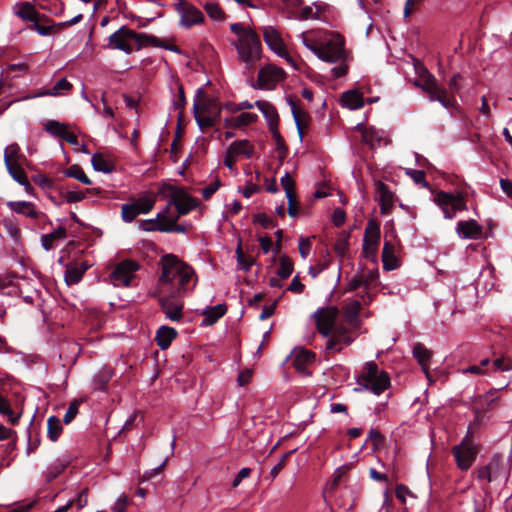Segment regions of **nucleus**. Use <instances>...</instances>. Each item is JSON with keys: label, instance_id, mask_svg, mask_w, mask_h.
<instances>
[{"label": "nucleus", "instance_id": "1", "mask_svg": "<svg viewBox=\"0 0 512 512\" xmlns=\"http://www.w3.org/2000/svg\"><path fill=\"white\" fill-rule=\"evenodd\" d=\"M160 265L161 275L155 287L159 293H171L183 297L194 290L198 280L190 265L173 254L162 256Z\"/></svg>", "mask_w": 512, "mask_h": 512}, {"label": "nucleus", "instance_id": "2", "mask_svg": "<svg viewBox=\"0 0 512 512\" xmlns=\"http://www.w3.org/2000/svg\"><path fill=\"white\" fill-rule=\"evenodd\" d=\"M339 311L336 307L329 306L318 309L313 314L317 330L324 337L331 335L327 342V349L340 351L353 341V337L348 334L346 326L338 323Z\"/></svg>", "mask_w": 512, "mask_h": 512}, {"label": "nucleus", "instance_id": "3", "mask_svg": "<svg viewBox=\"0 0 512 512\" xmlns=\"http://www.w3.org/2000/svg\"><path fill=\"white\" fill-rule=\"evenodd\" d=\"M158 43L159 38L156 36L138 33L127 25H122L107 38L104 48L119 50L126 55H131L146 46L158 45Z\"/></svg>", "mask_w": 512, "mask_h": 512}, {"label": "nucleus", "instance_id": "4", "mask_svg": "<svg viewBox=\"0 0 512 512\" xmlns=\"http://www.w3.org/2000/svg\"><path fill=\"white\" fill-rule=\"evenodd\" d=\"M318 58L329 63H338L331 69L333 77L340 78L347 74L346 51L344 40L340 35H332L325 43L319 46Z\"/></svg>", "mask_w": 512, "mask_h": 512}, {"label": "nucleus", "instance_id": "5", "mask_svg": "<svg viewBox=\"0 0 512 512\" xmlns=\"http://www.w3.org/2000/svg\"><path fill=\"white\" fill-rule=\"evenodd\" d=\"M158 195L163 199H172V203H174L177 211L175 214L177 217L188 214L199 204L198 200L192 197L183 188L169 183H163L159 187Z\"/></svg>", "mask_w": 512, "mask_h": 512}, {"label": "nucleus", "instance_id": "6", "mask_svg": "<svg viewBox=\"0 0 512 512\" xmlns=\"http://www.w3.org/2000/svg\"><path fill=\"white\" fill-rule=\"evenodd\" d=\"M362 390L371 391L375 395L381 394L390 385V378L385 371H380L375 362H367L362 374L357 378Z\"/></svg>", "mask_w": 512, "mask_h": 512}, {"label": "nucleus", "instance_id": "7", "mask_svg": "<svg viewBox=\"0 0 512 512\" xmlns=\"http://www.w3.org/2000/svg\"><path fill=\"white\" fill-rule=\"evenodd\" d=\"M510 475V465L500 454H494L489 462L477 470V478L480 481L506 482Z\"/></svg>", "mask_w": 512, "mask_h": 512}, {"label": "nucleus", "instance_id": "8", "mask_svg": "<svg viewBox=\"0 0 512 512\" xmlns=\"http://www.w3.org/2000/svg\"><path fill=\"white\" fill-rule=\"evenodd\" d=\"M240 61L245 63L246 68H253L261 56V42L259 36L254 33L245 34L235 43Z\"/></svg>", "mask_w": 512, "mask_h": 512}, {"label": "nucleus", "instance_id": "9", "mask_svg": "<svg viewBox=\"0 0 512 512\" xmlns=\"http://www.w3.org/2000/svg\"><path fill=\"white\" fill-rule=\"evenodd\" d=\"M433 202L442 210L445 219H453L458 212L468 209L465 197L461 193L439 191L435 193Z\"/></svg>", "mask_w": 512, "mask_h": 512}, {"label": "nucleus", "instance_id": "10", "mask_svg": "<svg viewBox=\"0 0 512 512\" xmlns=\"http://www.w3.org/2000/svg\"><path fill=\"white\" fill-rule=\"evenodd\" d=\"M452 454L455 458L457 467L462 471H467L474 463L478 454V449L472 442L471 438L466 435L460 444L452 448Z\"/></svg>", "mask_w": 512, "mask_h": 512}, {"label": "nucleus", "instance_id": "11", "mask_svg": "<svg viewBox=\"0 0 512 512\" xmlns=\"http://www.w3.org/2000/svg\"><path fill=\"white\" fill-rule=\"evenodd\" d=\"M139 269L140 265L136 261H121L110 273V281L115 287H130Z\"/></svg>", "mask_w": 512, "mask_h": 512}, {"label": "nucleus", "instance_id": "12", "mask_svg": "<svg viewBox=\"0 0 512 512\" xmlns=\"http://www.w3.org/2000/svg\"><path fill=\"white\" fill-rule=\"evenodd\" d=\"M153 295L158 298L159 305L162 312L170 321L178 322L183 318V302L182 296H176L171 293H159L157 289L154 290Z\"/></svg>", "mask_w": 512, "mask_h": 512}, {"label": "nucleus", "instance_id": "13", "mask_svg": "<svg viewBox=\"0 0 512 512\" xmlns=\"http://www.w3.org/2000/svg\"><path fill=\"white\" fill-rule=\"evenodd\" d=\"M263 37L270 50L285 59L293 69L299 70L296 61L287 52L279 32L274 27L266 26L263 31Z\"/></svg>", "mask_w": 512, "mask_h": 512}, {"label": "nucleus", "instance_id": "14", "mask_svg": "<svg viewBox=\"0 0 512 512\" xmlns=\"http://www.w3.org/2000/svg\"><path fill=\"white\" fill-rule=\"evenodd\" d=\"M414 69L417 77L413 84L432 97L440 91L442 86L439 85L437 79L429 70L418 60H415Z\"/></svg>", "mask_w": 512, "mask_h": 512}, {"label": "nucleus", "instance_id": "15", "mask_svg": "<svg viewBox=\"0 0 512 512\" xmlns=\"http://www.w3.org/2000/svg\"><path fill=\"white\" fill-rule=\"evenodd\" d=\"M174 7L180 16V25L185 28H191L204 21L203 13L186 0H178V2L174 4Z\"/></svg>", "mask_w": 512, "mask_h": 512}, {"label": "nucleus", "instance_id": "16", "mask_svg": "<svg viewBox=\"0 0 512 512\" xmlns=\"http://www.w3.org/2000/svg\"><path fill=\"white\" fill-rule=\"evenodd\" d=\"M380 239V228L374 221H369L365 228L363 239V253L366 258L376 262L378 243Z\"/></svg>", "mask_w": 512, "mask_h": 512}, {"label": "nucleus", "instance_id": "17", "mask_svg": "<svg viewBox=\"0 0 512 512\" xmlns=\"http://www.w3.org/2000/svg\"><path fill=\"white\" fill-rule=\"evenodd\" d=\"M285 72L283 69L269 64L260 69L258 73V85L261 89L271 90L277 83L283 80Z\"/></svg>", "mask_w": 512, "mask_h": 512}, {"label": "nucleus", "instance_id": "18", "mask_svg": "<svg viewBox=\"0 0 512 512\" xmlns=\"http://www.w3.org/2000/svg\"><path fill=\"white\" fill-rule=\"evenodd\" d=\"M180 217L177 215L173 219L168 220L167 223H157L156 220H142L140 222V228L145 231H160L167 233H185L186 226L178 225L176 222Z\"/></svg>", "mask_w": 512, "mask_h": 512}, {"label": "nucleus", "instance_id": "19", "mask_svg": "<svg viewBox=\"0 0 512 512\" xmlns=\"http://www.w3.org/2000/svg\"><path fill=\"white\" fill-rule=\"evenodd\" d=\"M194 103L198 104L199 111L201 113L211 115L212 117L219 119L221 108L218 100L215 98H206L202 88L197 90Z\"/></svg>", "mask_w": 512, "mask_h": 512}, {"label": "nucleus", "instance_id": "20", "mask_svg": "<svg viewBox=\"0 0 512 512\" xmlns=\"http://www.w3.org/2000/svg\"><path fill=\"white\" fill-rule=\"evenodd\" d=\"M315 360V355L309 350L299 348L294 349L291 353V363L295 369L303 374H307V366Z\"/></svg>", "mask_w": 512, "mask_h": 512}, {"label": "nucleus", "instance_id": "21", "mask_svg": "<svg viewBox=\"0 0 512 512\" xmlns=\"http://www.w3.org/2000/svg\"><path fill=\"white\" fill-rule=\"evenodd\" d=\"M14 14L19 17L22 21H29L33 23L36 20L44 19L49 23V19L46 16L41 15L34 7L31 2H22L14 7Z\"/></svg>", "mask_w": 512, "mask_h": 512}, {"label": "nucleus", "instance_id": "22", "mask_svg": "<svg viewBox=\"0 0 512 512\" xmlns=\"http://www.w3.org/2000/svg\"><path fill=\"white\" fill-rule=\"evenodd\" d=\"M360 308L361 304L358 300H351L343 307V317L348 326L346 327L348 332L360 327V321L358 319Z\"/></svg>", "mask_w": 512, "mask_h": 512}, {"label": "nucleus", "instance_id": "23", "mask_svg": "<svg viewBox=\"0 0 512 512\" xmlns=\"http://www.w3.org/2000/svg\"><path fill=\"white\" fill-rule=\"evenodd\" d=\"M455 231L461 239H478L482 233V227L473 219L459 221Z\"/></svg>", "mask_w": 512, "mask_h": 512}, {"label": "nucleus", "instance_id": "24", "mask_svg": "<svg viewBox=\"0 0 512 512\" xmlns=\"http://www.w3.org/2000/svg\"><path fill=\"white\" fill-rule=\"evenodd\" d=\"M7 206L15 213L22 214L29 218H39L44 216L38 212L33 203L28 201H9Z\"/></svg>", "mask_w": 512, "mask_h": 512}, {"label": "nucleus", "instance_id": "25", "mask_svg": "<svg viewBox=\"0 0 512 512\" xmlns=\"http://www.w3.org/2000/svg\"><path fill=\"white\" fill-rule=\"evenodd\" d=\"M227 311L225 304H218L212 307H206L203 310L202 326H211L215 324Z\"/></svg>", "mask_w": 512, "mask_h": 512}, {"label": "nucleus", "instance_id": "26", "mask_svg": "<svg viewBox=\"0 0 512 512\" xmlns=\"http://www.w3.org/2000/svg\"><path fill=\"white\" fill-rule=\"evenodd\" d=\"M341 104L350 110L360 109L364 105L363 96L357 90L346 91L341 96Z\"/></svg>", "mask_w": 512, "mask_h": 512}, {"label": "nucleus", "instance_id": "27", "mask_svg": "<svg viewBox=\"0 0 512 512\" xmlns=\"http://www.w3.org/2000/svg\"><path fill=\"white\" fill-rule=\"evenodd\" d=\"M383 268L387 271L394 270L398 267V258L395 255V247L389 242L385 241L382 251Z\"/></svg>", "mask_w": 512, "mask_h": 512}, {"label": "nucleus", "instance_id": "28", "mask_svg": "<svg viewBox=\"0 0 512 512\" xmlns=\"http://www.w3.org/2000/svg\"><path fill=\"white\" fill-rule=\"evenodd\" d=\"M177 332L174 328L169 326H161L156 332L157 345L162 349H167L171 342L176 338Z\"/></svg>", "mask_w": 512, "mask_h": 512}, {"label": "nucleus", "instance_id": "29", "mask_svg": "<svg viewBox=\"0 0 512 512\" xmlns=\"http://www.w3.org/2000/svg\"><path fill=\"white\" fill-rule=\"evenodd\" d=\"M67 232L63 227H59L51 233L41 236V245L44 250L50 251L55 247V242L66 238Z\"/></svg>", "mask_w": 512, "mask_h": 512}, {"label": "nucleus", "instance_id": "30", "mask_svg": "<svg viewBox=\"0 0 512 512\" xmlns=\"http://www.w3.org/2000/svg\"><path fill=\"white\" fill-rule=\"evenodd\" d=\"M25 156L21 154L20 147L17 144L8 145L4 150V163L6 167L10 165L22 164Z\"/></svg>", "mask_w": 512, "mask_h": 512}, {"label": "nucleus", "instance_id": "31", "mask_svg": "<svg viewBox=\"0 0 512 512\" xmlns=\"http://www.w3.org/2000/svg\"><path fill=\"white\" fill-rule=\"evenodd\" d=\"M9 175L20 185H22L25 188V191L27 193H30L32 190V186L30 185L27 175L22 168V164H16V165H10L9 167H6Z\"/></svg>", "mask_w": 512, "mask_h": 512}, {"label": "nucleus", "instance_id": "32", "mask_svg": "<svg viewBox=\"0 0 512 512\" xmlns=\"http://www.w3.org/2000/svg\"><path fill=\"white\" fill-rule=\"evenodd\" d=\"M363 141L368 144L372 149H375L381 145L384 140V132L377 130L374 127H367L362 132Z\"/></svg>", "mask_w": 512, "mask_h": 512}, {"label": "nucleus", "instance_id": "33", "mask_svg": "<svg viewBox=\"0 0 512 512\" xmlns=\"http://www.w3.org/2000/svg\"><path fill=\"white\" fill-rule=\"evenodd\" d=\"M227 151L237 159L239 156L250 158L253 155V147L247 140L234 141L230 144Z\"/></svg>", "mask_w": 512, "mask_h": 512}, {"label": "nucleus", "instance_id": "34", "mask_svg": "<svg viewBox=\"0 0 512 512\" xmlns=\"http://www.w3.org/2000/svg\"><path fill=\"white\" fill-rule=\"evenodd\" d=\"M256 107L263 113L268 126H274L278 124V113L275 107L267 101H256Z\"/></svg>", "mask_w": 512, "mask_h": 512}, {"label": "nucleus", "instance_id": "35", "mask_svg": "<svg viewBox=\"0 0 512 512\" xmlns=\"http://www.w3.org/2000/svg\"><path fill=\"white\" fill-rule=\"evenodd\" d=\"M376 186V198L379 200L382 211L392 206L393 194L388 187L381 181L375 183Z\"/></svg>", "mask_w": 512, "mask_h": 512}, {"label": "nucleus", "instance_id": "36", "mask_svg": "<svg viewBox=\"0 0 512 512\" xmlns=\"http://www.w3.org/2000/svg\"><path fill=\"white\" fill-rule=\"evenodd\" d=\"M85 273V268H80L78 263L70 264L66 267L64 279L67 285H75L81 281Z\"/></svg>", "mask_w": 512, "mask_h": 512}, {"label": "nucleus", "instance_id": "37", "mask_svg": "<svg viewBox=\"0 0 512 512\" xmlns=\"http://www.w3.org/2000/svg\"><path fill=\"white\" fill-rule=\"evenodd\" d=\"M91 164L93 169L99 172L110 173L113 171V164L100 153H95L92 156Z\"/></svg>", "mask_w": 512, "mask_h": 512}, {"label": "nucleus", "instance_id": "38", "mask_svg": "<svg viewBox=\"0 0 512 512\" xmlns=\"http://www.w3.org/2000/svg\"><path fill=\"white\" fill-rule=\"evenodd\" d=\"M193 113L195 120L200 127V129H205L213 126L215 122L218 120L211 115L203 114L199 111V107L197 103H194L193 106Z\"/></svg>", "mask_w": 512, "mask_h": 512}, {"label": "nucleus", "instance_id": "39", "mask_svg": "<svg viewBox=\"0 0 512 512\" xmlns=\"http://www.w3.org/2000/svg\"><path fill=\"white\" fill-rule=\"evenodd\" d=\"M62 431L61 421L56 416H50L47 421V434L51 441L58 440Z\"/></svg>", "mask_w": 512, "mask_h": 512}, {"label": "nucleus", "instance_id": "40", "mask_svg": "<svg viewBox=\"0 0 512 512\" xmlns=\"http://www.w3.org/2000/svg\"><path fill=\"white\" fill-rule=\"evenodd\" d=\"M63 173L65 176L77 179L78 181H80L81 183H83L85 185L91 184V180L89 179V177L85 174L83 169L78 165H71L70 167L65 169Z\"/></svg>", "mask_w": 512, "mask_h": 512}, {"label": "nucleus", "instance_id": "41", "mask_svg": "<svg viewBox=\"0 0 512 512\" xmlns=\"http://www.w3.org/2000/svg\"><path fill=\"white\" fill-rule=\"evenodd\" d=\"M413 356L417 359L423 370L428 373L426 365L431 357V353L421 344H416L413 348Z\"/></svg>", "mask_w": 512, "mask_h": 512}, {"label": "nucleus", "instance_id": "42", "mask_svg": "<svg viewBox=\"0 0 512 512\" xmlns=\"http://www.w3.org/2000/svg\"><path fill=\"white\" fill-rule=\"evenodd\" d=\"M291 105V112L297 127V131L300 137V140H302L303 137V121L306 118V113L303 112L297 105L293 102H289Z\"/></svg>", "mask_w": 512, "mask_h": 512}, {"label": "nucleus", "instance_id": "43", "mask_svg": "<svg viewBox=\"0 0 512 512\" xmlns=\"http://www.w3.org/2000/svg\"><path fill=\"white\" fill-rule=\"evenodd\" d=\"M204 9L208 16L214 21H223L225 18L224 11L216 2H206L204 4Z\"/></svg>", "mask_w": 512, "mask_h": 512}, {"label": "nucleus", "instance_id": "44", "mask_svg": "<svg viewBox=\"0 0 512 512\" xmlns=\"http://www.w3.org/2000/svg\"><path fill=\"white\" fill-rule=\"evenodd\" d=\"M71 88L72 84L69 81H67V79L62 78L58 80L50 90L43 93L42 95L58 96L69 91Z\"/></svg>", "mask_w": 512, "mask_h": 512}, {"label": "nucleus", "instance_id": "45", "mask_svg": "<svg viewBox=\"0 0 512 512\" xmlns=\"http://www.w3.org/2000/svg\"><path fill=\"white\" fill-rule=\"evenodd\" d=\"M258 119V115L250 112H242L241 114L234 116V128H241L248 126Z\"/></svg>", "mask_w": 512, "mask_h": 512}, {"label": "nucleus", "instance_id": "46", "mask_svg": "<svg viewBox=\"0 0 512 512\" xmlns=\"http://www.w3.org/2000/svg\"><path fill=\"white\" fill-rule=\"evenodd\" d=\"M133 203L136 206V208L140 214H147L153 209V207L155 205V198L149 197V196H144V197H140L138 200H136Z\"/></svg>", "mask_w": 512, "mask_h": 512}, {"label": "nucleus", "instance_id": "47", "mask_svg": "<svg viewBox=\"0 0 512 512\" xmlns=\"http://www.w3.org/2000/svg\"><path fill=\"white\" fill-rule=\"evenodd\" d=\"M140 215L134 203L123 204L121 208V217L124 222L131 223Z\"/></svg>", "mask_w": 512, "mask_h": 512}, {"label": "nucleus", "instance_id": "48", "mask_svg": "<svg viewBox=\"0 0 512 512\" xmlns=\"http://www.w3.org/2000/svg\"><path fill=\"white\" fill-rule=\"evenodd\" d=\"M359 273L362 278L365 290H368L371 286H373L379 277L378 269L362 270Z\"/></svg>", "mask_w": 512, "mask_h": 512}, {"label": "nucleus", "instance_id": "49", "mask_svg": "<svg viewBox=\"0 0 512 512\" xmlns=\"http://www.w3.org/2000/svg\"><path fill=\"white\" fill-rule=\"evenodd\" d=\"M281 186L285 191L286 197H295V182L288 172H285L280 179Z\"/></svg>", "mask_w": 512, "mask_h": 512}, {"label": "nucleus", "instance_id": "50", "mask_svg": "<svg viewBox=\"0 0 512 512\" xmlns=\"http://www.w3.org/2000/svg\"><path fill=\"white\" fill-rule=\"evenodd\" d=\"M447 94V90L441 87L438 93H435L432 97H428V99L430 102L438 101L444 108L448 109L453 106V101Z\"/></svg>", "mask_w": 512, "mask_h": 512}, {"label": "nucleus", "instance_id": "51", "mask_svg": "<svg viewBox=\"0 0 512 512\" xmlns=\"http://www.w3.org/2000/svg\"><path fill=\"white\" fill-rule=\"evenodd\" d=\"M293 272V264L292 262L286 258L282 257L280 259V265L277 269V275L280 277V279H286L288 278Z\"/></svg>", "mask_w": 512, "mask_h": 512}, {"label": "nucleus", "instance_id": "52", "mask_svg": "<svg viewBox=\"0 0 512 512\" xmlns=\"http://www.w3.org/2000/svg\"><path fill=\"white\" fill-rule=\"evenodd\" d=\"M0 413L8 416L9 421L13 425L16 424L19 419V416H16L14 414V412L11 410L8 400L6 398H4L1 394H0Z\"/></svg>", "mask_w": 512, "mask_h": 512}, {"label": "nucleus", "instance_id": "53", "mask_svg": "<svg viewBox=\"0 0 512 512\" xmlns=\"http://www.w3.org/2000/svg\"><path fill=\"white\" fill-rule=\"evenodd\" d=\"M406 175H408L416 184L428 188L429 184L425 179V172L423 170L406 169Z\"/></svg>", "mask_w": 512, "mask_h": 512}, {"label": "nucleus", "instance_id": "54", "mask_svg": "<svg viewBox=\"0 0 512 512\" xmlns=\"http://www.w3.org/2000/svg\"><path fill=\"white\" fill-rule=\"evenodd\" d=\"M66 124L60 123L55 120H49L44 124L45 130L53 136L60 137Z\"/></svg>", "mask_w": 512, "mask_h": 512}, {"label": "nucleus", "instance_id": "55", "mask_svg": "<svg viewBox=\"0 0 512 512\" xmlns=\"http://www.w3.org/2000/svg\"><path fill=\"white\" fill-rule=\"evenodd\" d=\"M172 103H173V107L175 110H180L179 117H181L182 116L181 110L184 108V106L186 104L184 89L181 85L178 87V92L176 95H174Z\"/></svg>", "mask_w": 512, "mask_h": 512}, {"label": "nucleus", "instance_id": "56", "mask_svg": "<svg viewBox=\"0 0 512 512\" xmlns=\"http://www.w3.org/2000/svg\"><path fill=\"white\" fill-rule=\"evenodd\" d=\"M167 205L163 208V210L159 211L156 215V218L154 220L157 221V223H167L168 220L173 219L175 215H170V209L172 206H174V203H172V199H168Z\"/></svg>", "mask_w": 512, "mask_h": 512}, {"label": "nucleus", "instance_id": "57", "mask_svg": "<svg viewBox=\"0 0 512 512\" xmlns=\"http://www.w3.org/2000/svg\"><path fill=\"white\" fill-rule=\"evenodd\" d=\"M41 20H36L33 23H31L27 28L31 31L37 32L41 36H48L51 33L52 25L47 24H41Z\"/></svg>", "mask_w": 512, "mask_h": 512}, {"label": "nucleus", "instance_id": "58", "mask_svg": "<svg viewBox=\"0 0 512 512\" xmlns=\"http://www.w3.org/2000/svg\"><path fill=\"white\" fill-rule=\"evenodd\" d=\"M79 406H80L79 400H74L72 403H70V405L63 417V421L65 424H69L76 417V415L78 413Z\"/></svg>", "mask_w": 512, "mask_h": 512}, {"label": "nucleus", "instance_id": "59", "mask_svg": "<svg viewBox=\"0 0 512 512\" xmlns=\"http://www.w3.org/2000/svg\"><path fill=\"white\" fill-rule=\"evenodd\" d=\"M236 255H237V262H238V265L240 266V268L246 272L249 271L253 264V261L251 259H247L244 256L240 245H238V247L236 249Z\"/></svg>", "mask_w": 512, "mask_h": 512}, {"label": "nucleus", "instance_id": "60", "mask_svg": "<svg viewBox=\"0 0 512 512\" xmlns=\"http://www.w3.org/2000/svg\"><path fill=\"white\" fill-rule=\"evenodd\" d=\"M295 18L301 21L317 19V12H314L312 6H305L295 15Z\"/></svg>", "mask_w": 512, "mask_h": 512}, {"label": "nucleus", "instance_id": "61", "mask_svg": "<svg viewBox=\"0 0 512 512\" xmlns=\"http://www.w3.org/2000/svg\"><path fill=\"white\" fill-rule=\"evenodd\" d=\"M63 197L67 203H76L85 198V193L80 190H68L64 192Z\"/></svg>", "mask_w": 512, "mask_h": 512}, {"label": "nucleus", "instance_id": "62", "mask_svg": "<svg viewBox=\"0 0 512 512\" xmlns=\"http://www.w3.org/2000/svg\"><path fill=\"white\" fill-rule=\"evenodd\" d=\"M495 371H509L512 369V360L505 357H500L493 362Z\"/></svg>", "mask_w": 512, "mask_h": 512}, {"label": "nucleus", "instance_id": "63", "mask_svg": "<svg viewBox=\"0 0 512 512\" xmlns=\"http://www.w3.org/2000/svg\"><path fill=\"white\" fill-rule=\"evenodd\" d=\"M300 39H301V42L302 44L308 49L310 50L311 52H313L317 57H318V53H319V46L314 42V41H311L309 38H308V33L307 32H303L299 35Z\"/></svg>", "mask_w": 512, "mask_h": 512}, {"label": "nucleus", "instance_id": "64", "mask_svg": "<svg viewBox=\"0 0 512 512\" xmlns=\"http://www.w3.org/2000/svg\"><path fill=\"white\" fill-rule=\"evenodd\" d=\"M128 505V498L125 494L120 495L112 506L113 512H124Z\"/></svg>", "mask_w": 512, "mask_h": 512}]
</instances>
